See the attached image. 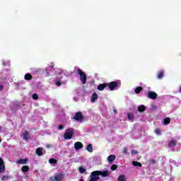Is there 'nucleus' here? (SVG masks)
I'll list each match as a JSON object with an SVG mask.
<instances>
[{"label": "nucleus", "instance_id": "1", "mask_svg": "<svg viewBox=\"0 0 181 181\" xmlns=\"http://www.w3.org/2000/svg\"><path fill=\"white\" fill-rule=\"evenodd\" d=\"M100 176H102V177H107V176H110V172L108 170H105V171L95 170V171H93L90 173V181L100 180Z\"/></svg>", "mask_w": 181, "mask_h": 181}, {"label": "nucleus", "instance_id": "2", "mask_svg": "<svg viewBox=\"0 0 181 181\" xmlns=\"http://www.w3.org/2000/svg\"><path fill=\"white\" fill-rule=\"evenodd\" d=\"M77 74L80 76V80L82 84H87V75L80 68L76 70Z\"/></svg>", "mask_w": 181, "mask_h": 181}, {"label": "nucleus", "instance_id": "3", "mask_svg": "<svg viewBox=\"0 0 181 181\" xmlns=\"http://www.w3.org/2000/svg\"><path fill=\"white\" fill-rule=\"evenodd\" d=\"M74 135V129L69 128L65 130L64 138V139H71Z\"/></svg>", "mask_w": 181, "mask_h": 181}, {"label": "nucleus", "instance_id": "4", "mask_svg": "<svg viewBox=\"0 0 181 181\" xmlns=\"http://www.w3.org/2000/svg\"><path fill=\"white\" fill-rule=\"evenodd\" d=\"M107 87H109V89L111 91H114V90H115V88H117V87H119V86H121V82H119V81H112V82L107 83Z\"/></svg>", "mask_w": 181, "mask_h": 181}, {"label": "nucleus", "instance_id": "5", "mask_svg": "<svg viewBox=\"0 0 181 181\" xmlns=\"http://www.w3.org/2000/svg\"><path fill=\"white\" fill-rule=\"evenodd\" d=\"M83 119L84 117L83 116V112H77L74 117V119H75V121H83Z\"/></svg>", "mask_w": 181, "mask_h": 181}, {"label": "nucleus", "instance_id": "6", "mask_svg": "<svg viewBox=\"0 0 181 181\" xmlns=\"http://www.w3.org/2000/svg\"><path fill=\"white\" fill-rule=\"evenodd\" d=\"M6 168L5 167V162L2 159V158L0 157V175L1 173H5Z\"/></svg>", "mask_w": 181, "mask_h": 181}, {"label": "nucleus", "instance_id": "7", "mask_svg": "<svg viewBox=\"0 0 181 181\" xmlns=\"http://www.w3.org/2000/svg\"><path fill=\"white\" fill-rule=\"evenodd\" d=\"M147 97L151 100H156L158 98V94L153 91H148Z\"/></svg>", "mask_w": 181, "mask_h": 181}, {"label": "nucleus", "instance_id": "8", "mask_svg": "<svg viewBox=\"0 0 181 181\" xmlns=\"http://www.w3.org/2000/svg\"><path fill=\"white\" fill-rule=\"evenodd\" d=\"M63 179H64V174L63 173H59L58 175H55L54 178L52 180V181H62Z\"/></svg>", "mask_w": 181, "mask_h": 181}, {"label": "nucleus", "instance_id": "9", "mask_svg": "<svg viewBox=\"0 0 181 181\" xmlns=\"http://www.w3.org/2000/svg\"><path fill=\"white\" fill-rule=\"evenodd\" d=\"M74 148L76 151H78L83 148V143L80 141H77L74 144Z\"/></svg>", "mask_w": 181, "mask_h": 181}, {"label": "nucleus", "instance_id": "10", "mask_svg": "<svg viewBox=\"0 0 181 181\" xmlns=\"http://www.w3.org/2000/svg\"><path fill=\"white\" fill-rule=\"evenodd\" d=\"M23 139L24 141H28V139H30V135L29 134V132L25 131L23 134H22Z\"/></svg>", "mask_w": 181, "mask_h": 181}, {"label": "nucleus", "instance_id": "11", "mask_svg": "<svg viewBox=\"0 0 181 181\" xmlns=\"http://www.w3.org/2000/svg\"><path fill=\"white\" fill-rule=\"evenodd\" d=\"M35 153L38 156H43V148L38 147L35 151Z\"/></svg>", "mask_w": 181, "mask_h": 181}, {"label": "nucleus", "instance_id": "12", "mask_svg": "<svg viewBox=\"0 0 181 181\" xmlns=\"http://www.w3.org/2000/svg\"><path fill=\"white\" fill-rule=\"evenodd\" d=\"M107 83H100L98 86V90H99V91H103L104 90V88H107Z\"/></svg>", "mask_w": 181, "mask_h": 181}, {"label": "nucleus", "instance_id": "13", "mask_svg": "<svg viewBox=\"0 0 181 181\" xmlns=\"http://www.w3.org/2000/svg\"><path fill=\"white\" fill-rule=\"evenodd\" d=\"M177 145V140H171L168 143V148H172L173 146H176Z\"/></svg>", "mask_w": 181, "mask_h": 181}, {"label": "nucleus", "instance_id": "14", "mask_svg": "<svg viewBox=\"0 0 181 181\" xmlns=\"http://www.w3.org/2000/svg\"><path fill=\"white\" fill-rule=\"evenodd\" d=\"M28 160H29L28 158H21L17 160V163H19V165H26V163H28Z\"/></svg>", "mask_w": 181, "mask_h": 181}, {"label": "nucleus", "instance_id": "15", "mask_svg": "<svg viewBox=\"0 0 181 181\" xmlns=\"http://www.w3.org/2000/svg\"><path fill=\"white\" fill-rule=\"evenodd\" d=\"M98 98V95L97 94V93L94 92L90 99L91 103H95V100H97Z\"/></svg>", "mask_w": 181, "mask_h": 181}, {"label": "nucleus", "instance_id": "16", "mask_svg": "<svg viewBox=\"0 0 181 181\" xmlns=\"http://www.w3.org/2000/svg\"><path fill=\"white\" fill-rule=\"evenodd\" d=\"M115 160V155H110L107 157V161L109 163H112Z\"/></svg>", "mask_w": 181, "mask_h": 181}, {"label": "nucleus", "instance_id": "17", "mask_svg": "<svg viewBox=\"0 0 181 181\" xmlns=\"http://www.w3.org/2000/svg\"><path fill=\"white\" fill-rule=\"evenodd\" d=\"M24 78L25 80L29 81L32 80V78H33V76L30 74H25Z\"/></svg>", "mask_w": 181, "mask_h": 181}, {"label": "nucleus", "instance_id": "18", "mask_svg": "<svg viewBox=\"0 0 181 181\" xmlns=\"http://www.w3.org/2000/svg\"><path fill=\"white\" fill-rule=\"evenodd\" d=\"M146 110V107L145 105H140L138 107L139 112H144Z\"/></svg>", "mask_w": 181, "mask_h": 181}, {"label": "nucleus", "instance_id": "19", "mask_svg": "<svg viewBox=\"0 0 181 181\" xmlns=\"http://www.w3.org/2000/svg\"><path fill=\"white\" fill-rule=\"evenodd\" d=\"M29 166L28 165H24L21 168V170L23 173H26V172H29Z\"/></svg>", "mask_w": 181, "mask_h": 181}, {"label": "nucleus", "instance_id": "20", "mask_svg": "<svg viewBox=\"0 0 181 181\" xmlns=\"http://www.w3.org/2000/svg\"><path fill=\"white\" fill-rule=\"evenodd\" d=\"M143 90L144 88L142 86H139L136 88V89L134 90V93H136V94H139V93H141V91H142Z\"/></svg>", "mask_w": 181, "mask_h": 181}, {"label": "nucleus", "instance_id": "21", "mask_svg": "<svg viewBox=\"0 0 181 181\" xmlns=\"http://www.w3.org/2000/svg\"><path fill=\"white\" fill-rule=\"evenodd\" d=\"M117 181H127V178H125V175H121L118 177Z\"/></svg>", "mask_w": 181, "mask_h": 181}, {"label": "nucleus", "instance_id": "22", "mask_svg": "<svg viewBox=\"0 0 181 181\" xmlns=\"http://www.w3.org/2000/svg\"><path fill=\"white\" fill-rule=\"evenodd\" d=\"M132 165L133 166H139V168H142V164L138 161H133Z\"/></svg>", "mask_w": 181, "mask_h": 181}, {"label": "nucleus", "instance_id": "23", "mask_svg": "<svg viewBox=\"0 0 181 181\" xmlns=\"http://www.w3.org/2000/svg\"><path fill=\"white\" fill-rule=\"evenodd\" d=\"M86 150L88 151V152H93V144H89L86 147Z\"/></svg>", "mask_w": 181, "mask_h": 181}, {"label": "nucleus", "instance_id": "24", "mask_svg": "<svg viewBox=\"0 0 181 181\" xmlns=\"http://www.w3.org/2000/svg\"><path fill=\"white\" fill-rule=\"evenodd\" d=\"M165 74V72L163 71H160L158 73V78H162Z\"/></svg>", "mask_w": 181, "mask_h": 181}, {"label": "nucleus", "instance_id": "25", "mask_svg": "<svg viewBox=\"0 0 181 181\" xmlns=\"http://www.w3.org/2000/svg\"><path fill=\"white\" fill-rule=\"evenodd\" d=\"M49 163H51L52 165H55L56 163H57V160L54 159V158H50L49 160Z\"/></svg>", "mask_w": 181, "mask_h": 181}, {"label": "nucleus", "instance_id": "26", "mask_svg": "<svg viewBox=\"0 0 181 181\" xmlns=\"http://www.w3.org/2000/svg\"><path fill=\"white\" fill-rule=\"evenodd\" d=\"M163 123L165 124V125H168V124H170V118L169 117L165 118L163 120Z\"/></svg>", "mask_w": 181, "mask_h": 181}, {"label": "nucleus", "instance_id": "27", "mask_svg": "<svg viewBox=\"0 0 181 181\" xmlns=\"http://www.w3.org/2000/svg\"><path fill=\"white\" fill-rule=\"evenodd\" d=\"M127 118L128 119H129L130 121H134V114L133 113H129L127 115Z\"/></svg>", "mask_w": 181, "mask_h": 181}, {"label": "nucleus", "instance_id": "28", "mask_svg": "<svg viewBox=\"0 0 181 181\" xmlns=\"http://www.w3.org/2000/svg\"><path fill=\"white\" fill-rule=\"evenodd\" d=\"M155 134H156L157 135H160L162 134V132H160V129L159 128L156 129Z\"/></svg>", "mask_w": 181, "mask_h": 181}, {"label": "nucleus", "instance_id": "29", "mask_svg": "<svg viewBox=\"0 0 181 181\" xmlns=\"http://www.w3.org/2000/svg\"><path fill=\"white\" fill-rule=\"evenodd\" d=\"M110 169L111 170H117V169H118V166L117 165H112L111 167H110Z\"/></svg>", "mask_w": 181, "mask_h": 181}, {"label": "nucleus", "instance_id": "30", "mask_svg": "<svg viewBox=\"0 0 181 181\" xmlns=\"http://www.w3.org/2000/svg\"><path fill=\"white\" fill-rule=\"evenodd\" d=\"M78 170H79L80 173H84L86 172V168H84L83 167H79Z\"/></svg>", "mask_w": 181, "mask_h": 181}, {"label": "nucleus", "instance_id": "31", "mask_svg": "<svg viewBox=\"0 0 181 181\" xmlns=\"http://www.w3.org/2000/svg\"><path fill=\"white\" fill-rule=\"evenodd\" d=\"M9 180V176L8 175H4L1 177L2 181H6Z\"/></svg>", "mask_w": 181, "mask_h": 181}, {"label": "nucleus", "instance_id": "32", "mask_svg": "<svg viewBox=\"0 0 181 181\" xmlns=\"http://www.w3.org/2000/svg\"><path fill=\"white\" fill-rule=\"evenodd\" d=\"M33 100H39V95L36 93L33 94Z\"/></svg>", "mask_w": 181, "mask_h": 181}, {"label": "nucleus", "instance_id": "33", "mask_svg": "<svg viewBox=\"0 0 181 181\" xmlns=\"http://www.w3.org/2000/svg\"><path fill=\"white\" fill-rule=\"evenodd\" d=\"M149 163L151 164V165H155V163H156V160L155 159H151L149 160Z\"/></svg>", "mask_w": 181, "mask_h": 181}, {"label": "nucleus", "instance_id": "34", "mask_svg": "<svg viewBox=\"0 0 181 181\" xmlns=\"http://www.w3.org/2000/svg\"><path fill=\"white\" fill-rule=\"evenodd\" d=\"M56 86H57V87H60V86H62V81H57L56 83H55Z\"/></svg>", "mask_w": 181, "mask_h": 181}, {"label": "nucleus", "instance_id": "35", "mask_svg": "<svg viewBox=\"0 0 181 181\" xmlns=\"http://www.w3.org/2000/svg\"><path fill=\"white\" fill-rule=\"evenodd\" d=\"M49 69H53V65H50L49 66H48L46 69L45 71L47 73V74L49 75V73L47 72V70H49Z\"/></svg>", "mask_w": 181, "mask_h": 181}, {"label": "nucleus", "instance_id": "36", "mask_svg": "<svg viewBox=\"0 0 181 181\" xmlns=\"http://www.w3.org/2000/svg\"><path fill=\"white\" fill-rule=\"evenodd\" d=\"M123 153H128V148H127L126 147L123 149Z\"/></svg>", "mask_w": 181, "mask_h": 181}, {"label": "nucleus", "instance_id": "37", "mask_svg": "<svg viewBox=\"0 0 181 181\" xmlns=\"http://www.w3.org/2000/svg\"><path fill=\"white\" fill-rule=\"evenodd\" d=\"M136 153H138V151H136V150L132 151V155H136Z\"/></svg>", "mask_w": 181, "mask_h": 181}, {"label": "nucleus", "instance_id": "38", "mask_svg": "<svg viewBox=\"0 0 181 181\" xmlns=\"http://www.w3.org/2000/svg\"><path fill=\"white\" fill-rule=\"evenodd\" d=\"M64 128V127L63 126V125H59V127H58V129H59V130H62V129H63Z\"/></svg>", "mask_w": 181, "mask_h": 181}, {"label": "nucleus", "instance_id": "39", "mask_svg": "<svg viewBox=\"0 0 181 181\" xmlns=\"http://www.w3.org/2000/svg\"><path fill=\"white\" fill-rule=\"evenodd\" d=\"M4 90V86L2 85H0V91H2Z\"/></svg>", "mask_w": 181, "mask_h": 181}, {"label": "nucleus", "instance_id": "40", "mask_svg": "<svg viewBox=\"0 0 181 181\" xmlns=\"http://www.w3.org/2000/svg\"><path fill=\"white\" fill-rule=\"evenodd\" d=\"M113 112H115V114H118V112L117 111V109H114Z\"/></svg>", "mask_w": 181, "mask_h": 181}, {"label": "nucleus", "instance_id": "41", "mask_svg": "<svg viewBox=\"0 0 181 181\" xmlns=\"http://www.w3.org/2000/svg\"><path fill=\"white\" fill-rule=\"evenodd\" d=\"M47 148H52V145L50 144L47 145Z\"/></svg>", "mask_w": 181, "mask_h": 181}, {"label": "nucleus", "instance_id": "42", "mask_svg": "<svg viewBox=\"0 0 181 181\" xmlns=\"http://www.w3.org/2000/svg\"><path fill=\"white\" fill-rule=\"evenodd\" d=\"M140 158H141V156H140V157H138V158H137V160H139Z\"/></svg>", "mask_w": 181, "mask_h": 181}, {"label": "nucleus", "instance_id": "43", "mask_svg": "<svg viewBox=\"0 0 181 181\" xmlns=\"http://www.w3.org/2000/svg\"><path fill=\"white\" fill-rule=\"evenodd\" d=\"M79 181H84V180H83V179H81V180H79Z\"/></svg>", "mask_w": 181, "mask_h": 181}, {"label": "nucleus", "instance_id": "44", "mask_svg": "<svg viewBox=\"0 0 181 181\" xmlns=\"http://www.w3.org/2000/svg\"><path fill=\"white\" fill-rule=\"evenodd\" d=\"M180 93H181V86H180Z\"/></svg>", "mask_w": 181, "mask_h": 181}, {"label": "nucleus", "instance_id": "45", "mask_svg": "<svg viewBox=\"0 0 181 181\" xmlns=\"http://www.w3.org/2000/svg\"><path fill=\"white\" fill-rule=\"evenodd\" d=\"M1 142H2V140L0 139V144H1Z\"/></svg>", "mask_w": 181, "mask_h": 181}, {"label": "nucleus", "instance_id": "46", "mask_svg": "<svg viewBox=\"0 0 181 181\" xmlns=\"http://www.w3.org/2000/svg\"><path fill=\"white\" fill-rule=\"evenodd\" d=\"M89 181H91V178L89 180Z\"/></svg>", "mask_w": 181, "mask_h": 181}]
</instances>
